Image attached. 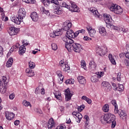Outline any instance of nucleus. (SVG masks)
<instances>
[{"mask_svg":"<svg viewBox=\"0 0 129 129\" xmlns=\"http://www.w3.org/2000/svg\"><path fill=\"white\" fill-rule=\"evenodd\" d=\"M9 98L11 100H13L15 98V93H13L12 94L9 95Z\"/></svg>","mask_w":129,"mask_h":129,"instance_id":"obj_56","label":"nucleus"},{"mask_svg":"<svg viewBox=\"0 0 129 129\" xmlns=\"http://www.w3.org/2000/svg\"><path fill=\"white\" fill-rule=\"evenodd\" d=\"M81 66H83V67H85V66H86V63L85 62V61L82 60L81 62Z\"/></svg>","mask_w":129,"mask_h":129,"instance_id":"obj_63","label":"nucleus"},{"mask_svg":"<svg viewBox=\"0 0 129 129\" xmlns=\"http://www.w3.org/2000/svg\"><path fill=\"white\" fill-rule=\"evenodd\" d=\"M26 15H27V13L26 12L25 9L20 8L18 13V17L19 18V19L23 21V19H25Z\"/></svg>","mask_w":129,"mask_h":129,"instance_id":"obj_5","label":"nucleus"},{"mask_svg":"<svg viewBox=\"0 0 129 129\" xmlns=\"http://www.w3.org/2000/svg\"><path fill=\"white\" fill-rule=\"evenodd\" d=\"M14 62V59L13 58H10L6 63V66L8 68L12 67L13 63Z\"/></svg>","mask_w":129,"mask_h":129,"instance_id":"obj_30","label":"nucleus"},{"mask_svg":"<svg viewBox=\"0 0 129 129\" xmlns=\"http://www.w3.org/2000/svg\"><path fill=\"white\" fill-rule=\"evenodd\" d=\"M91 81H92V82H93L94 83L97 82V81H98V76H93L91 78Z\"/></svg>","mask_w":129,"mask_h":129,"instance_id":"obj_35","label":"nucleus"},{"mask_svg":"<svg viewBox=\"0 0 129 129\" xmlns=\"http://www.w3.org/2000/svg\"><path fill=\"white\" fill-rule=\"evenodd\" d=\"M102 49H103L104 55L105 54H106V53H107L108 50L107 49V47H102Z\"/></svg>","mask_w":129,"mask_h":129,"instance_id":"obj_57","label":"nucleus"},{"mask_svg":"<svg viewBox=\"0 0 129 129\" xmlns=\"http://www.w3.org/2000/svg\"><path fill=\"white\" fill-rule=\"evenodd\" d=\"M101 122H106L107 123H111V121L115 120V115L110 113L101 116L100 118Z\"/></svg>","mask_w":129,"mask_h":129,"instance_id":"obj_2","label":"nucleus"},{"mask_svg":"<svg viewBox=\"0 0 129 129\" xmlns=\"http://www.w3.org/2000/svg\"><path fill=\"white\" fill-rule=\"evenodd\" d=\"M82 99L86 101L88 104H91V103H92V100H91V99L88 97H86V96H83L82 97Z\"/></svg>","mask_w":129,"mask_h":129,"instance_id":"obj_31","label":"nucleus"},{"mask_svg":"<svg viewBox=\"0 0 129 129\" xmlns=\"http://www.w3.org/2000/svg\"><path fill=\"white\" fill-rule=\"evenodd\" d=\"M43 3L44 6H45V7H48V6H49V5L51 4V3L50 2V0H44L43 2Z\"/></svg>","mask_w":129,"mask_h":129,"instance_id":"obj_43","label":"nucleus"},{"mask_svg":"<svg viewBox=\"0 0 129 129\" xmlns=\"http://www.w3.org/2000/svg\"><path fill=\"white\" fill-rule=\"evenodd\" d=\"M101 86L105 91H110L111 89V86L108 82H103L101 84Z\"/></svg>","mask_w":129,"mask_h":129,"instance_id":"obj_10","label":"nucleus"},{"mask_svg":"<svg viewBox=\"0 0 129 129\" xmlns=\"http://www.w3.org/2000/svg\"><path fill=\"white\" fill-rule=\"evenodd\" d=\"M25 52H26V47H25V46L22 45L19 48V55H23V54H24V53Z\"/></svg>","mask_w":129,"mask_h":129,"instance_id":"obj_29","label":"nucleus"},{"mask_svg":"<svg viewBox=\"0 0 129 129\" xmlns=\"http://www.w3.org/2000/svg\"><path fill=\"white\" fill-rule=\"evenodd\" d=\"M120 118H122V119H124V118H126V113L124 112V111H122L121 110H118V112Z\"/></svg>","mask_w":129,"mask_h":129,"instance_id":"obj_25","label":"nucleus"},{"mask_svg":"<svg viewBox=\"0 0 129 129\" xmlns=\"http://www.w3.org/2000/svg\"><path fill=\"white\" fill-rule=\"evenodd\" d=\"M96 53L99 54V56L101 55H104V52H103V49L102 48L98 47L96 49Z\"/></svg>","mask_w":129,"mask_h":129,"instance_id":"obj_32","label":"nucleus"},{"mask_svg":"<svg viewBox=\"0 0 129 129\" xmlns=\"http://www.w3.org/2000/svg\"><path fill=\"white\" fill-rule=\"evenodd\" d=\"M65 92L66 100V101H69V100H71V97H72V94L70 92V89L69 88L67 89Z\"/></svg>","mask_w":129,"mask_h":129,"instance_id":"obj_15","label":"nucleus"},{"mask_svg":"<svg viewBox=\"0 0 129 129\" xmlns=\"http://www.w3.org/2000/svg\"><path fill=\"white\" fill-rule=\"evenodd\" d=\"M121 76V74L120 73H118L117 75V81H121V78H120V76Z\"/></svg>","mask_w":129,"mask_h":129,"instance_id":"obj_53","label":"nucleus"},{"mask_svg":"<svg viewBox=\"0 0 129 129\" xmlns=\"http://www.w3.org/2000/svg\"><path fill=\"white\" fill-rule=\"evenodd\" d=\"M36 64H35V62L30 61L29 62V67L30 68V69H34V67H35Z\"/></svg>","mask_w":129,"mask_h":129,"instance_id":"obj_37","label":"nucleus"},{"mask_svg":"<svg viewBox=\"0 0 129 129\" xmlns=\"http://www.w3.org/2000/svg\"><path fill=\"white\" fill-rule=\"evenodd\" d=\"M24 3L26 4H35V0H22Z\"/></svg>","mask_w":129,"mask_h":129,"instance_id":"obj_40","label":"nucleus"},{"mask_svg":"<svg viewBox=\"0 0 129 129\" xmlns=\"http://www.w3.org/2000/svg\"><path fill=\"white\" fill-rule=\"evenodd\" d=\"M55 129H66V126L65 125L61 124L57 126Z\"/></svg>","mask_w":129,"mask_h":129,"instance_id":"obj_49","label":"nucleus"},{"mask_svg":"<svg viewBox=\"0 0 129 129\" xmlns=\"http://www.w3.org/2000/svg\"><path fill=\"white\" fill-rule=\"evenodd\" d=\"M84 118L86 120V123H89V116L87 115H85L84 116Z\"/></svg>","mask_w":129,"mask_h":129,"instance_id":"obj_55","label":"nucleus"},{"mask_svg":"<svg viewBox=\"0 0 129 129\" xmlns=\"http://www.w3.org/2000/svg\"><path fill=\"white\" fill-rule=\"evenodd\" d=\"M86 29L88 31V34L90 37H93L95 33H96V31H95V29H93L92 27L90 25H88L86 27Z\"/></svg>","mask_w":129,"mask_h":129,"instance_id":"obj_13","label":"nucleus"},{"mask_svg":"<svg viewBox=\"0 0 129 129\" xmlns=\"http://www.w3.org/2000/svg\"><path fill=\"white\" fill-rule=\"evenodd\" d=\"M119 31L122 32V33H123V34H124V33H126V31H127V29L124 28L123 27H121L119 29Z\"/></svg>","mask_w":129,"mask_h":129,"instance_id":"obj_52","label":"nucleus"},{"mask_svg":"<svg viewBox=\"0 0 129 129\" xmlns=\"http://www.w3.org/2000/svg\"><path fill=\"white\" fill-rule=\"evenodd\" d=\"M85 107V106H84V105H82L80 106H79L78 107V111H79L80 112H81V111H82V110H83V109H84V108Z\"/></svg>","mask_w":129,"mask_h":129,"instance_id":"obj_48","label":"nucleus"},{"mask_svg":"<svg viewBox=\"0 0 129 129\" xmlns=\"http://www.w3.org/2000/svg\"><path fill=\"white\" fill-rule=\"evenodd\" d=\"M20 32V29L16 27H10L8 29V33L10 36H15Z\"/></svg>","mask_w":129,"mask_h":129,"instance_id":"obj_6","label":"nucleus"},{"mask_svg":"<svg viewBox=\"0 0 129 129\" xmlns=\"http://www.w3.org/2000/svg\"><path fill=\"white\" fill-rule=\"evenodd\" d=\"M77 79L80 84H83L84 85V84L86 83V79H85V78L82 76H78Z\"/></svg>","mask_w":129,"mask_h":129,"instance_id":"obj_18","label":"nucleus"},{"mask_svg":"<svg viewBox=\"0 0 129 129\" xmlns=\"http://www.w3.org/2000/svg\"><path fill=\"white\" fill-rule=\"evenodd\" d=\"M102 110L104 112H108L109 111V105L108 104H105L102 107Z\"/></svg>","mask_w":129,"mask_h":129,"instance_id":"obj_33","label":"nucleus"},{"mask_svg":"<svg viewBox=\"0 0 129 129\" xmlns=\"http://www.w3.org/2000/svg\"><path fill=\"white\" fill-rule=\"evenodd\" d=\"M66 36H64L62 38V41H63V42L64 38H68V39H69V40H72L71 38H73L74 36V32H73V30L70 29V30L67 31Z\"/></svg>","mask_w":129,"mask_h":129,"instance_id":"obj_12","label":"nucleus"},{"mask_svg":"<svg viewBox=\"0 0 129 129\" xmlns=\"http://www.w3.org/2000/svg\"><path fill=\"white\" fill-rule=\"evenodd\" d=\"M15 125H19L20 124V120H16L14 121Z\"/></svg>","mask_w":129,"mask_h":129,"instance_id":"obj_64","label":"nucleus"},{"mask_svg":"<svg viewBox=\"0 0 129 129\" xmlns=\"http://www.w3.org/2000/svg\"><path fill=\"white\" fill-rule=\"evenodd\" d=\"M124 88L123 87V85L122 84L119 85L118 87L117 88V90L118 91H123Z\"/></svg>","mask_w":129,"mask_h":129,"instance_id":"obj_39","label":"nucleus"},{"mask_svg":"<svg viewBox=\"0 0 129 129\" xmlns=\"http://www.w3.org/2000/svg\"><path fill=\"white\" fill-rule=\"evenodd\" d=\"M66 84H74V79L67 80L66 81Z\"/></svg>","mask_w":129,"mask_h":129,"instance_id":"obj_42","label":"nucleus"},{"mask_svg":"<svg viewBox=\"0 0 129 129\" xmlns=\"http://www.w3.org/2000/svg\"><path fill=\"white\" fill-rule=\"evenodd\" d=\"M25 72L27 74V76H28L29 77H32L33 76H35V73L34 72V71H33L31 69H29V68L26 69Z\"/></svg>","mask_w":129,"mask_h":129,"instance_id":"obj_17","label":"nucleus"},{"mask_svg":"<svg viewBox=\"0 0 129 129\" xmlns=\"http://www.w3.org/2000/svg\"><path fill=\"white\" fill-rule=\"evenodd\" d=\"M72 27V23L70 21H66L62 26V29L63 31H68L70 30V28Z\"/></svg>","mask_w":129,"mask_h":129,"instance_id":"obj_11","label":"nucleus"},{"mask_svg":"<svg viewBox=\"0 0 129 129\" xmlns=\"http://www.w3.org/2000/svg\"><path fill=\"white\" fill-rule=\"evenodd\" d=\"M10 19L12 22H13V23H15L16 25H20L21 22H23V20L20 19L18 16H11Z\"/></svg>","mask_w":129,"mask_h":129,"instance_id":"obj_14","label":"nucleus"},{"mask_svg":"<svg viewBox=\"0 0 129 129\" xmlns=\"http://www.w3.org/2000/svg\"><path fill=\"white\" fill-rule=\"evenodd\" d=\"M5 115L7 119L8 120H12V119H14V117H15V114L12 112H10L8 111H6Z\"/></svg>","mask_w":129,"mask_h":129,"instance_id":"obj_16","label":"nucleus"},{"mask_svg":"<svg viewBox=\"0 0 129 129\" xmlns=\"http://www.w3.org/2000/svg\"><path fill=\"white\" fill-rule=\"evenodd\" d=\"M63 41L65 42V48L67 49L69 52L74 51L76 53H80L83 50L82 45L74 42V40L73 39H69V38L66 37L63 38Z\"/></svg>","mask_w":129,"mask_h":129,"instance_id":"obj_1","label":"nucleus"},{"mask_svg":"<svg viewBox=\"0 0 129 129\" xmlns=\"http://www.w3.org/2000/svg\"><path fill=\"white\" fill-rule=\"evenodd\" d=\"M55 97L59 101H62V96L61 93L59 91H56L54 93Z\"/></svg>","mask_w":129,"mask_h":129,"instance_id":"obj_24","label":"nucleus"},{"mask_svg":"<svg viewBox=\"0 0 129 129\" xmlns=\"http://www.w3.org/2000/svg\"><path fill=\"white\" fill-rule=\"evenodd\" d=\"M89 67L90 69H92V70H95V68H96V64L93 60H91L89 63Z\"/></svg>","mask_w":129,"mask_h":129,"instance_id":"obj_27","label":"nucleus"},{"mask_svg":"<svg viewBox=\"0 0 129 129\" xmlns=\"http://www.w3.org/2000/svg\"><path fill=\"white\" fill-rule=\"evenodd\" d=\"M73 115L75 117L76 120L78 123H80V121H81V119H82V114L79 112L74 111L73 112Z\"/></svg>","mask_w":129,"mask_h":129,"instance_id":"obj_9","label":"nucleus"},{"mask_svg":"<svg viewBox=\"0 0 129 129\" xmlns=\"http://www.w3.org/2000/svg\"><path fill=\"white\" fill-rule=\"evenodd\" d=\"M97 76H98V78H101L102 76H103L104 74V72H97L96 73Z\"/></svg>","mask_w":129,"mask_h":129,"instance_id":"obj_38","label":"nucleus"},{"mask_svg":"<svg viewBox=\"0 0 129 129\" xmlns=\"http://www.w3.org/2000/svg\"><path fill=\"white\" fill-rule=\"evenodd\" d=\"M30 17L34 22H37L38 20H39V16L36 12H33L31 13Z\"/></svg>","mask_w":129,"mask_h":129,"instance_id":"obj_19","label":"nucleus"},{"mask_svg":"<svg viewBox=\"0 0 129 129\" xmlns=\"http://www.w3.org/2000/svg\"><path fill=\"white\" fill-rule=\"evenodd\" d=\"M111 103L114 107V113H117L118 112V106H117V104H116V101L115 100H112Z\"/></svg>","mask_w":129,"mask_h":129,"instance_id":"obj_20","label":"nucleus"},{"mask_svg":"<svg viewBox=\"0 0 129 129\" xmlns=\"http://www.w3.org/2000/svg\"><path fill=\"white\" fill-rule=\"evenodd\" d=\"M61 7H62V8H66L67 9H68V10L69 9V5H67L65 2L62 3Z\"/></svg>","mask_w":129,"mask_h":129,"instance_id":"obj_50","label":"nucleus"},{"mask_svg":"<svg viewBox=\"0 0 129 129\" xmlns=\"http://www.w3.org/2000/svg\"><path fill=\"white\" fill-rule=\"evenodd\" d=\"M109 59L112 64L113 65H115L116 64V62H115V59H114V55L109 54L108 55Z\"/></svg>","mask_w":129,"mask_h":129,"instance_id":"obj_28","label":"nucleus"},{"mask_svg":"<svg viewBox=\"0 0 129 129\" xmlns=\"http://www.w3.org/2000/svg\"><path fill=\"white\" fill-rule=\"evenodd\" d=\"M23 104L26 107H28V106H30V107H32V105L30 103V102H28L26 100H24L23 101Z\"/></svg>","mask_w":129,"mask_h":129,"instance_id":"obj_34","label":"nucleus"},{"mask_svg":"<svg viewBox=\"0 0 129 129\" xmlns=\"http://www.w3.org/2000/svg\"><path fill=\"white\" fill-rule=\"evenodd\" d=\"M99 32L100 33V35L101 36H103L104 37V36H106V30H105V28L103 27H99Z\"/></svg>","mask_w":129,"mask_h":129,"instance_id":"obj_23","label":"nucleus"},{"mask_svg":"<svg viewBox=\"0 0 129 129\" xmlns=\"http://www.w3.org/2000/svg\"><path fill=\"white\" fill-rule=\"evenodd\" d=\"M41 11L43 13V14H45V15H50V14L49 13V11L48 10H46L45 9V7H42L40 8Z\"/></svg>","mask_w":129,"mask_h":129,"instance_id":"obj_36","label":"nucleus"},{"mask_svg":"<svg viewBox=\"0 0 129 129\" xmlns=\"http://www.w3.org/2000/svg\"><path fill=\"white\" fill-rule=\"evenodd\" d=\"M90 11L91 13H92L93 14L94 16L96 17V18H99V13H98V11L97 10H95V8H90Z\"/></svg>","mask_w":129,"mask_h":129,"instance_id":"obj_26","label":"nucleus"},{"mask_svg":"<svg viewBox=\"0 0 129 129\" xmlns=\"http://www.w3.org/2000/svg\"><path fill=\"white\" fill-rule=\"evenodd\" d=\"M23 46H28V45H29V42L27 41V40H24L23 41Z\"/></svg>","mask_w":129,"mask_h":129,"instance_id":"obj_62","label":"nucleus"},{"mask_svg":"<svg viewBox=\"0 0 129 129\" xmlns=\"http://www.w3.org/2000/svg\"><path fill=\"white\" fill-rule=\"evenodd\" d=\"M52 9L54 10L53 13L55 15H62L63 14V10L60 8L59 5H53Z\"/></svg>","mask_w":129,"mask_h":129,"instance_id":"obj_7","label":"nucleus"},{"mask_svg":"<svg viewBox=\"0 0 129 129\" xmlns=\"http://www.w3.org/2000/svg\"><path fill=\"white\" fill-rule=\"evenodd\" d=\"M56 74L57 76L59 77L58 80L59 81V83H62L64 79V76L62 75V73L60 71H57L56 72Z\"/></svg>","mask_w":129,"mask_h":129,"instance_id":"obj_22","label":"nucleus"},{"mask_svg":"<svg viewBox=\"0 0 129 129\" xmlns=\"http://www.w3.org/2000/svg\"><path fill=\"white\" fill-rule=\"evenodd\" d=\"M104 20L106 23L107 28H111L112 25H111V22H112V18L111 16L109 14H104Z\"/></svg>","mask_w":129,"mask_h":129,"instance_id":"obj_4","label":"nucleus"},{"mask_svg":"<svg viewBox=\"0 0 129 129\" xmlns=\"http://www.w3.org/2000/svg\"><path fill=\"white\" fill-rule=\"evenodd\" d=\"M59 66H60V67H61V69H62L63 68H64V67L66 64V63H65V62H64L63 60H60L59 61Z\"/></svg>","mask_w":129,"mask_h":129,"instance_id":"obj_45","label":"nucleus"},{"mask_svg":"<svg viewBox=\"0 0 129 129\" xmlns=\"http://www.w3.org/2000/svg\"><path fill=\"white\" fill-rule=\"evenodd\" d=\"M50 4H54L53 6H59L58 0H49Z\"/></svg>","mask_w":129,"mask_h":129,"instance_id":"obj_41","label":"nucleus"},{"mask_svg":"<svg viewBox=\"0 0 129 129\" xmlns=\"http://www.w3.org/2000/svg\"><path fill=\"white\" fill-rule=\"evenodd\" d=\"M69 10L71 11V12L78 13L79 12V8L77 7V5L74 3H71V5H69Z\"/></svg>","mask_w":129,"mask_h":129,"instance_id":"obj_8","label":"nucleus"},{"mask_svg":"<svg viewBox=\"0 0 129 129\" xmlns=\"http://www.w3.org/2000/svg\"><path fill=\"white\" fill-rule=\"evenodd\" d=\"M55 127V122L53 118L50 119L47 123V127L48 129H52V127Z\"/></svg>","mask_w":129,"mask_h":129,"instance_id":"obj_21","label":"nucleus"},{"mask_svg":"<svg viewBox=\"0 0 129 129\" xmlns=\"http://www.w3.org/2000/svg\"><path fill=\"white\" fill-rule=\"evenodd\" d=\"M54 32L55 33L56 36H61V35H62V32L60 29H57Z\"/></svg>","mask_w":129,"mask_h":129,"instance_id":"obj_46","label":"nucleus"},{"mask_svg":"<svg viewBox=\"0 0 129 129\" xmlns=\"http://www.w3.org/2000/svg\"><path fill=\"white\" fill-rule=\"evenodd\" d=\"M110 11L113 12L114 14L117 15H119L122 13V9L121 8L120 6H117L116 4H112L109 8Z\"/></svg>","mask_w":129,"mask_h":129,"instance_id":"obj_3","label":"nucleus"},{"mask_svg":"<svg viewBox=\"0 0 129 129\" xmlns=\"http://www.w3.org/2000/svg\"><path fill=\"white\" fill-rule=\"evenodd\" d=\"M50 36L51 38H55V37L57 36L55 31H53L52 33H50Z\"/></svg>","mask_w":129,"mask_h":129,"instance_id":"obj_58","label":"nucleus"},{"mask_svg":"<svg viewBox=\"0 0 129 129\" xmlns=\"http://www.w3.org/2000/svg\"><path fill=\"white\" fill-rule=\"evenodd\" d=\"M35 92L36 94H39V93L41 92V89H40L39 88H36Z\"/></svg>","mask_w":129,"mask_h":129,"instance_id":"obj_61","label":"nucleus"},{"mask_svg":"<svg viewBox=\"0 0 129 129\" xmlns=\"http://www.w3.org/2000/svg\"><path fill=\"white\" fill-rule=\"evenodd\" d=\"M4 55V48L0 45V57H3Z\"/></svg>","mask_w":129,"mask_h":129,"instance_id":"obj_51","label":"nucleus"},{"mask_svg":"<svg viewBox=\"0 0 129 129\" xmlns=\"http://www.w3.org/2000/svg\"><path fill=\"white\" fill-rule=\"evenodd\" d=\"M34 111L35 112H37V113H39V114H40L41 113H42V110H41V109L38 108H35L34 109Z\"/></svg>","mask_w":129,"mask_h":129,"instance_id":"obj_54","label":"nucleus"},{"mask_svg":"<svg viewBox=\"0 0 129 129\" xmlns=\"http://www.w3.org/2000/svg\"><path fill=\"white\" fill-rule=\"evenodd\" d=\"M51 48L52 50H54V51H56V50L58 49V46H57V44L53 43L51 44Z\"/></svg>","mask_w":129,"mask_h":129,"instance_id":"obj_47","label":"nucleus"},{"mask_svg":"<svg viewBox=\"0 0 129 129\" xmlns=\"http://www.w3.org/2000/svg\"><path fill=\"white\" fill-rule=\"evenodd\" d=\"M79 30L76 31L75 33H74V36H73V38H76V37H77V36H78V35H79Z\"/></svg>","mask_w":129,"mask_h":129,"instance_id":"obj_60","label":"nucleus"},{"mask_svg":"<svg viewBox=\"0 0 129 129\" xmlns=\"http://www.w3.org/2000/svg\"><path fill=\"white\" fill-rule=\"evenodd\" d=\"M62 69L63 70V71H68V70H70V67L68 64H66L64 68H62Z\"/></svg>","mask_w":129,"mask_h":129,"instance_id":"obj_44","label":"nucleus"},{"mask_svg":"<svg viewBox=\"0 0 129 129\" xmlns=\"http://www.w3.org/2000/svg\"><path fill=\"white\" fill-rule=\"evenodd\" d=\"M111 122V127H115V126L116 125V122L115 121V120L112 121Z\"/></svg>","mask_w":129,"mask_h":129,"instance_id":"obj_59","label":"nucleus"}]
</instances>
